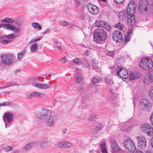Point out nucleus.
I'll use <instances>...</instances> for the list:
<instances>
[{
	"mask_svg": "<svg viewBox=\"0 0 153 153\" xmlns=\"http://www.w3.org/2000/svg\"><path fill=\"white\" fill-rule=\"evenodd\" d=\"M11 30H13L14 33H17L21 31V29L19 28L13 26L12 29H11Z\"/></svg>",
	"mask_w": 153,
	"mask_h": 153,
	"instance_id": "41",
	"label": "nucleus"
},
{
	"mask_svg": "<svg viewBox=\"0 0 153 153\" xmlns=\"http://www.w3.org/2000/svg\"><path fill=\"white\" fill-rule=\"evenodd\" d=\"M115 27L118 28L120 30L123 29L124 27V25L120 22H118L115 25Z\"/></svg>",
	"mask_w": 153,
	"mask_h": 153,
	"instance_id": "34",
	"label": "nucleus"
},
{
	"mask_svg": "<svg viewBox=\"0 0 153 153\" xmlns=\"http://www.w3.org/2000/svg\"><path fill=\"white\" fill-rule=\"evenodd\" d=\"M153 82V70L151 71L149 74L146 75L144 79V82L146 84L151 83Z\"/></svg>",
	"mask_w": 153,
	"mask_h": 153,
	"instance_id": "13",
	"label": "nucleus"
},
{
	"mask_svg": "<svg viewBox=\"0 0 153 153\" xmlns=\"http://www.w3.org/2000/svg\"><path fill=\"white\" fill-rule=\"evenodd\" d=\"M53 46L54 45H55L56 46L57 45V44H58V41H57L56 40H55L53 42Z\"/></svg>",
	"mask_w": 153,
	"mask_h": 153,
	"instance_id": "57",
	"label": "nucleus"
},
{
	"mask_svg": "<svg viewBox=\"0 0 153 153\" xmlns=\"http://www.w3.org/2000/svg\"><path fill=\"white\" fill-rule=\"evenodd\" d=\"M145 152L146 153H152V152H151V151L148 150H146Z\"/></svg>",
	"mask_w": 153,
	"mask_h": 153,
	"instance_id": "63",
	"label": "nucleus"
},
{
	"mask_svg": "<svg viewBox=\"0 0 153 153\" xmlns=\"http://www.w3.org/2000/svg\"><path fill=\"white\" fill-rule=\"evenodd\" d=\"M107 55L111 57H113L114 56V53L113 51H109L107 53Z\"/></svg>",
	"mask_w": 153,
	"mask_h": 153,
	"instance_id": "43",
	"label": "nucleus"
},
{
	"mask_svg": "<svg viewBox=\"0 0 153 153\" xmlns=\"http://www.w3.org/2000/svg\"><path fill=\"white\" fill-rule=\"evenodd\" d=\"M86 16V15L85 14L82 13L81 15V18L82 19L84 20L85 19Z\"/></svg>",
	"mask_w": 153,
	"mask_h": 153,
	"instance_id": "53",
	"label": "nucleus"
},
{
	"mask_svg": "<svg viewBox=\"0 0 153 153\" xmlns=\"http://www.w3.org/2000/svg\"><path fill=\"white\" fill-rule=\"evenodd\" d=\"M4 27H4V29H10V30H11V29H12L14 26L10 24H4Z\"/></svg>",
	"mask_w": 153,
	"mask_h": 153,
	"instance_id": "42",
	"label": "nucleus"
},
{
	"mask_svg": "<svg viewBox=\"0 0 153 153\" xmlns=\"http://www.w3.org/2000/svg\"><path fill=\"white\" fill-rule=\"evenodd\" d=\"M140 128L143 132L149 136H151L153 134L152 128L147 123L142 124L140 126Z\"/></svg>",
	"mask_w": 153,
	"mask_h": 153,
	"instance_id": "6",
	"label": "nucleus"
},
{
	"mask_svg": "<svg viewBox=\"0 0 153 153\" xmlns=\"http://www.w3.org/2000/svg\"><path fill=\"white\" fill-rule=\"evenodd\" d=\"M19 151L17 150H14L10 153H18Z\"/></svg>",
	"mask_w": 153,
	"mask_h": 153,
	"instance_id": "61",
	"label": "nucleus"
},
{
	"mask_svg": "<svg viewBox=\"0 0 153 153\" xmlns=\"http://www.w3.org/2000/svg\"><path fill=\"white\" fill-rule=\"evenodd\" d=\"M66 58L65 57L62 58L60 59V61H61L63 63H65V62Z\"/></svg>",
	"mask_w": 153,
	"mask_h": 153,
	"instance_id": "55",
	"label": "nucleus"
},
{
	"mask_svg": "<svg viewBox=\"0 0 153 153\" xmlns=\"http://www.w3.org/2000/svg\"><path fill=\"white\" fill-rule=\"evenodd\" d=\"M1 22H5L9 23H13L14 22V21L13 19L9 18H5L1 21Z\"/></svg>",
	"mask_w": 153,
	"mask_h": 153,
	"instance_id": "31",
	"label": "nucleus"
},
{
	"mask_svg": "<svg viewBox=\"0 0 153 153\" xmlns=\"http://www.w3.org/2000/svg\"><path fill=\"white\" fill-rule=\"evenodd\" d=\"M101 153H108V148L105 142H102L100 144Z\"/></svg>",
	"mask_w": 153,
	"mask_h": 153,
	"instance_id": "22",
	"label": "nucleus"
},
{
	"mask_svg": "<svg viewBox=\"0 0 153 153\" xmlns=\"http://www.w3.org/2000/svg\"><path fill=\"white\" fill-rule=\"evenodd\" d=\"M95 24L97 27H101L106 29L107 30L109 31L111 29L109 25L104 22L97 21L95 22Z\"/></svg>",
	"mask_w": 153,
	"mask_h": 153,
	"instance_id": "11",
	"label": "nucleus"
},
{
	"mask_svg": "<svg viewBox=\"0 0 153 153\" xmlns=\"http://www.w3.org/2000/svg\"><path fill=\"white\" fill-rule=\"evenodd\" d=\"M134 5L130 2L128 5L127 12L123 11L120 12L119 16L120 19L123 20L127 15V21L130 25H134L135 22L133 13L135 10Z\"/></svg>",
	"mask_w": 153,
	"mask_h": 153,
	"instance_id": "1",
	"label": "nucleus"
},
{
	"mask_svg": "<svg viewBox=\"0 0 153 153\" xmlns=\"http://www.w3.org/2000/svg\"><path fill=\"white\" fill-rule=\"evenodd\" d=\"M138 8L139 11L142 12L143 11H146L147 10V7L146 4H145L144 2L141 1L139 4Z\"/></svg>",
	"mask_w": 153,
	"mask_h": 153,
	"instance_id": "20",
	"label": "nucleus"
},
{
	"mask_svg": "<svg viewBox=\"0 0 153 153\" xmlns=\"http://www.w3.org/2000/svg\"><path fill=\"white\" fill-rule=\"evenodd\" d=\"M87 8L89 11L92 14L96 15L99 12V9L98 7L90 3H88Z\"/></svg>",
	"mask_w": 153,
	"mask_h": 153,
	"instance_id": "12",
	"label": "nucleus"
},
{
	"mask_svg": "<svg viewBox=\"0 0 153 153\" xmlns=\"http://www.w3.org/2000/svg\"><path fill=\"white\" fill-rule=\"evenodd\" d=\"M73 62L77 65H80L82 64L81 60L79 58L74 59L73 60Z\"/></svg>",
	"mask_w": 153,
	"mask_h": 153,
	"instance_id": "32",
	"label": "nucleus"
},
{
	"mask_svg": "<svg viewBox=\"0 0 153 153\" xmlns=\"http://www.w3.org/2000/svg\"><path fill=\"white\" fill-rule=\"evenodd\" d=\"M141 102L143 109L144 110H148L150 105L149 102L146 99H143L141 100Z\"/></svg>",
	"mask_w": 153,
	"mask_h": 153,
	"instance_id": "16",
	"label": "nucleus"
},
{
	"mask_svg": "<svg viewBox=\"0 0 153 153\" xmlns=\"http://www.w3.org/2000/svg\"><path fill=\"white\" fill-rule=\"evenodd\" d=\"M10 104V103L9 102H4L2 103V104H3V106H6L7 105H9Z\"/></svg>",
	"mask_w": 153,
	"mask_h": 153,
	"instance_id": "51",
	"label": "nucleus"
},
{
	"mask_svg": "<svg viewBox=\"0 0 153 153\" xmlns=\"http://www.w3.org/2000/svg\"><path fill=\"white\" fill-rule=\"evenodd\" d=\"M58 145L60 148H68L72 146V144L71 143L66 141L59 142Z\"/></svg>",
	"mask_w": 153,
	"mask_h": 153,
	"instance_id": "17",
	"label": "nucleus"
},
{
	"mask_svg": "<svg viewBox=\"0 0 153 153\" xmlns=\"http://www.w3.org/2000/svg\"><path fill=\"white\" fill-rule=\"evenodd\" d=\"M139 74L137 73H131L130 75V79L131 80H135L138 78Z\"/></svg>",
	"mask_w": 153,
	"mask_h": 153,
	"instance_id": "28",
	"label": "nucleus"
},
{
	"mask_svg": "<svg viewBox=\"0 0 153 153\" xmlns=\"http://www.w3.org/2000/svg\"><path fill=\"white\" fill-rule=\"evenodd\" d=\"M150 120L152 125L153 126V112L151 114L150 117Z\"/></svg>",
	"mask_w": 153,
	"mask_h": 153,
	"instance_id": "49",
	"label": "nucleus"
},
{
	"mask_svg": "<svg viewBox=\"0 0 153 153\" xmlns=\"http://www.w3.org/2000/svg\"><path fill=\"white\" fill-rule=\"evenodd\" d=\"M76 74H78L79 75H77V76H75V77H76V82L77 83H80L82 80V77L80 73L79 72V73L78 72L76 73Z\"/></svg>",
	"mask_w": 153,
	"mask_h": 153,
	"instance_id": "27",
	"label": "nucleus"
},
{
	"mask_svg": "<svg viewBox=\"0 0 153 153\" xmlns=\"http://www.w3.org/2000/svg\"><path fill=\"white\" fill-rule=\"evenodd\" d=\"M32 85L34 87L41 89H46L51 88V86L45 83L36 82L33 83Z\"/></svg>",
	"mask_w": 153,
	"mask_h": 153,
	"instance_id": "15",
	"label": "nucleus"
},
{
	"mask_svg": "<svg viewBox=\"0 0 153 153\" xmlns=\"http://www.w3.org/2000/svg\"><path fill=\"white\" fill-rule=\"evenodd\" d=\"M140 66L143 69L149 70L152 68L153 63L152 60L149 58L143 59L140 63Z\"/></svg>",
	"mask_w": 153,
	"mask_h": 153,
	"instance_id": "4",
	"label": "nucleus"
},
{
	"mask_svg": "<svg viewBox=\"0 0 153 153\" xmlns=\"http://www.w3.org/2000/svg\"><path fill=\"white\" fill-rule=\"evenodd\" d=\"M54 48H56L58 50H60L61 49V46L59 45H57L56 46L55 45H54Z\"/></svg>",
	"mask_w": 153,
	"mask_h": 153,
	"instance_id": "54",
	"label": "nucleus"
},
{
	"mask_svg": "<svg viewBox=\"0 0 153 153\" xmlns=\"http://www.w3.org/2000/svg\"><path fill=\"white\" fill-rule=\"evenodd\" d=\"M104 80L106 86L108 88H109L110 86H111L113 84V81L111 80V77L109 76L105 77L104 78Z\"/></svg>",
	"mask_w": 153,
	"mask_h": 153,
	"instance_id": "21",
	"label": "nucleus"
},
{
	"mask_svg": "<svg viewBox=\"0 0 153 153\" xmlns=\"http://www.w3.org/2000/svg\"><path fill=\"white\" fill-rule=\"evenodd\" d=\"M112 37L114 41L116 42H120L122 40V34L118 30H116L112 33Z\"/></svg>",
	"mask_w": 153,
	"mask_h": 153,
	"instance_id": "10",
	"label": "nucleus"
},
{
	"mask_svg": "<svg viewBox=\"0 0 153 153\" xmlns=\"http://www.w3.org/2000/svg\"><path fill=\"white\" fill-rule=\"evenodd\" d=\"M13 147L10 146H7L3 148L2 149L6 152H9L12 150Z\"/></svg>",
	"mask_w": 153,
	"mask_h": 153,
	"instance_id": "39",
	"label": "nucleus"
},
{
	"mask_svg": "<svg viewBox=\"0 0 153 153\" xmlns=\"http://www.w3.org/2000/svg\"><path fill=\"white\" fill-rule=\"evenodd\" d=\"M10 87V86H13L15 85H19V83L17 82H11L10 83H9Z\"/></svg>",
	"mask_w": 153,
	"mask_h": 153,
	"instance_id": "48",
	"label": "nucleus"
},
{
	"mask_svg": "<svg viewBox=\"0 0 153 153\" xmlns=\"http://www.w3.org/2000/svg\"><path fill=\"white\" fill-rule=\"evenodd\" d=\"M137 139L138 146L142 149L146 148V141L145 138L143 136H137Z\"/></svg>",
	"mask_w": 153,
	"mask_h": 153,
	"instance_id": "8",
	"label": "nucleus"
},
{
	"mask_svg": "<svg viewBox=\"0 0 153 153\" xmlns=\"http://www.w3.org/2000/svg\"><path fill=\"white\" fill-rule=\"evenodd\" d=\"M36 117L40 119L45 120L47 125L49 127L53 126L54 124L51 111L50 110L46 109L41 110L36 114Z\"/></svg>",
	"mask_w": 153,
	"mask_h": 153,
	"instance_id": "2",
	"label": "nucleus"
},
{
	"mask_svg": "<svg viewBox=\"0 0 153 153\" xmlns=\"http://www.w3.org/2000/svg\"><path fill=\"white\" fill-rule=\"evenodd\" d=\"M27 97L28 99L36 97V92L34 91L31 93V94H28L27 96Z\"/></svg>",
	"mask_w": 153,
	"mask_h": 153,
	"instance_id": "40",
	"label": "nucleus"
},
{
	"mask_svg": "<svg viewBox=\"0 0 153 153\" xmlns=\"http://www.w3.org/2000/svg\"><path fill=\"white\" fill-rule=\"evenodd\" d=\"M94 68H95L96 71L98 72L100 71V68H99L97 66L95 67Z\"/></svg>",
	"mask_w": 153,
	"mask_h": 153,
	"instance_id": "59",
	"label": "nucleus"
},
{
	"mask_svg": "<svg viewBox=\"0 0 153 153\" xmlns=\"http://www.w3.org/2000/svg\"><path fill=\"white\" fill-rule=\"evenodd\" d=\"M132 29L130 28L128 31H127L126 33L124 39V41L125 43L127 42L130 40L131 37V35L132 33Z\"/></svg>",
	"mask_w": 153,
	"mask_h": 153,
	"instance_id": "19",
	"label": "nucleus"
},
{
	"mask_svg": "<svg viewBox=\"0 0 153 153\" xmlns=\"http://www.w3.org/2000/svg\"><path fill=\"white\" fill-rule=\"evenodd\" d=\"M31 26L34 29L37 30L42 29V27L38 22H33L31 24Z\"/></svg>",
	"mask_w": 153,
	"mask_h": 153,
	"instance_id": "25",
	"label": "nucleus"
},
{
	"mask_svg": "<svg viewBox=\"0 0 153 153\" xmlns=\"http://www.w3.org/2000/svg\"><path fill=\"white\" fill-rule=\"evenodd\" d=\"M11 42V40H3L1 41V44H2L4 45H5L6 44H8L10 43Z\"/></svg>",
	"mask_w": 153,
	"mask_h": 153,
	"instance_id": "46",
	"label": "nucleus"
},
{
	"mask_svg": "<svg viewBox=\"0 0 153 153\" xmlns=\"http://www.w3.org/2000/svg\"><path fill=\"white\" fill-rule=\"evenodd\" d=\"M67 129L66 128H64L62 130V132L64 134H66V132L67 131Z\"/></svg>",
	"mask_w": 153,
	"mask_h": 153,
	"instance_id": "60",
	"label": "nucleus"
},
{
	"mask_svg": "<svg viewBox=\"0 0 153 153\" xmlns=\"http://www.w3.org/2000/svg\"><path fill=\"white\" fill-rule=\"evenodd\" d=\"M124 68L123 67H117L115 70L116 74L118 76H119L122 79H123V72L124 71Z\"/></svg>",
	"mask_w": 153,
	"mask_h": 153,
	"instance_id": "18",
	"label": "nucleus"
},
{
	"mask_svg": "<svg viewBox=\"0 0 153 153\" xmlns=\"http://www.w3.org/2000/svg\"><path fill=\"white\" fill-rule=\"evenodd\" d=\"M60 23L61 25L64 26H66L68 24V22L65 20L61 22Z\"/></svg>",
	"mask_w": 153,
	"mask_h": 153,
	"instance_id": "47",
	"label": "nucleus"
},
{
	"mask_svg": "<svg viewBox=\"0 0 153 153\" xmlns=\"http://www.w3.org/2000/svg\"><path fill=\"white\" fill-rule=\"evenodd\" d=\"M125 0H114L116 3L118 4H120L123 3Z\"/></svg>",
	"mask_w": 153,
	"mask_h": 153,
	"instance_id": "50",
	"label": "nucleus"
},
{
	"mask_svg": "<svg viewBox=\"0 0 153 153\" xmlns=\"http://www.w3.org/2000/svg\"><path fill=\"white\" fill-rule=\"evenodd\" d=\"M150 95L153 99V87L151 88V90L150 92Z\"/></svg>",
	"mask_w": 153,
	"mask_h": 153,
	"instance_id": "52",
	"label": "nucleus"
},
{
	"mask_svg": "<svg viewBox=\"0 0 153 153\" xmlns=\"http://www.w3.org/2000/svg\"><path fill=\"white\" fill-rule=\"evenodd\" d=\"M3 119L5 122V127L8 128L12 123L13 115L10 113H5L3 115Z\"/></svg>",
	"mask_w": 153,
	"mask_h": 153,
	"instance_id": "5",
	"label": "nucleus"
},
{
	"mask_svg": "<svg viewBox=\"0 0 153 153\" xmlns=\"http://www.w3.org/2000/svg\"><path fill=\"white\" fill-rule=\"evenodd\" d=\"M107 37V33L102 29H97L94 31V40L97 43L104 41L106 40Z\"/></svg>",
	"mask_w": 153,
	"mask_h": 153,
	"instance_id": "3",
	"label": "nucleus"
},
{
	"mask_svg": "<svg viewBox=\"0 0 153 153\" xmlns=\"http://www.w3.org/2000/svg\"><path fill=\"white\" fill-rule=\"evenodd\" d=\"M102 128L101 125L99 123H97L94 127V129L96 130H100Z\"/></svg>",
	"mask_w": 153,
	"mask_h": 153,
	"instance_id": "36",
	"label": "nucleus"
},
{
	"mask_svg": "<svg viewBox=\"0 0 153 153\" xmlns=\"http://www.w3.org/2000/svg\"><path fill=\"white\" fill-rule=\"evenodd\" d=\"M98 82V79L94 78L93 77V78L92 80H91V83L93 85L97 83Z\"/></svg>",
	"mask_w": 153,
	"mask_h": 153,
	"instance_id": "45",
	"label": "nucleus"
},
{
	"mask_svg": "<svg viewBox=\"0 0 153 153\" xmlns=\"http://www.w3.org/2000/svg\"><path fill=\"white\" fill-rule=\"evenodd\" d=\"M14 37H15L13 34H10L9 35H4L2 36V38L3 39H11L14 38Z\"/></svg>",
	"mask_w": 153,
	"mask_h": 153,
	"instance_id": "33",
	"label": "nucleus"
},
{
	"mask_svg": "<svg viewBox=\"0 0 153 153\" xmlns=\"http://www.w3.org/2000/svg\"><path fill=\"white\" fill-rule=\"evenodd\" d=\"M8 87H10V86L9 85V84H8L7 85H5L3 86L1 88H5Z\"/></svg>",
	"mask_w": 153,
	"mask_h": 153,
	"instance_id": "56",
	"label": "nucleus"
},
{
	"mask_svg": "<svg viewBox=\"0 0 153 153\" xmlns=\"http://www.w3.org/2000/svg\"><path fill=\"white\" fill-rule=\"evenodd\" d=\"M37 48V45L36 43L33 44L30 47V50L33 52H35Z\"/></svg>",
	"mask_w": 153,
	"mask_h": 153,
	"instance_id": "30",
	"label": "nucleus"
},
{
	"mask_svg": "<svg viewBox=\"0 0 153 153\" xmlns=\"http://www.w3.org/2000/svg\"><path fill=\"white\" fill-rule=\"evenodd\" d=\"M34 143L31 142L26 144L23 148V150L25 151H27L30 149L34 146Z\"/></svg>",
	"mask_w": 153,
	"mask_h": 153,
	"instance_id": "24",
	"label": "nucleus"
},
{
	"mask_svg": "<svg viewBox=\"0 0 153 153\" xmlns=\"http://www.w3.org/2000/svg\"><path fill=\"white\" fill-rule=\"evenodd\" d=\"M36 97L43 98L45 97V95L44 93L40 92H36Z\"/></svg>",
	"mask_w": 153,
	"mask_h": 153,
	"instance_id": "38",
	"label": "nucleus"
},
{
	"mask_svg": "<svg viewBox=\"0 0 153 153\" xmlns=\"http://www.w3.org/2000/svg\"><path fill=\"white\" fill-rule=\"evenodd\" d=\"M110 145L111 147V152L112 153H117L120 150V149L116 142L114 140H112L111 141Z\"/></svg>",
	"mask_w": 153,
	"mask_h": 153,
	"instance_id": "14",
	"label": "nucleus"
},
{
	"mask_svg": "<svg viewBox=\"0 0 153 153\" xmlns=\"http://www.w3.org/2000/svg\"><path fill=\"white\" fill-rule=\"evenodd\" d=\"M136 153H143V152L140 151H137V152Z\"/></svg>",
	"mask_w": 153,
	"mask_h": 153,
	"instance_id": "64",
	"label": "nucleus"
},
{
	"mask_svg": "<svg viewBox=\"0 0 153 153\" xmlns=\"http://www.w3.org/2000/svg\"><path fill=\"white\" fill-rule=\"evenodd\" d=\"M90 97V96L89 94H84L82 96L83 100H89Z\"/></svg>",
	"mask_w": 153,
	"mask_h": 153,
	"instance_id": "44",
	"label": "nucleus"
},
{
	"mask_svg": "<svg viewBox=\"0 0 153 153\" xmlns=\"http://www.w3.org/2000/svg\"><path fill=\"white\" fill-rule=\"evenodd\" d=\"M41 38L42 37H37V38H34L33 39H31L29 42L28 44H32L36 42H37L40 40Z\"/></svg>",
	"mask_w": 153,
	"mask_h": 153,
	"instance_id": "35",
	"label": "nucleus"
},
{
	"mask_svg": "<svg viewBox=\"0 0 153 153\" xmlns=\"http://www.w3.org/2000/svg\"><path fill=\"white\" fill-rule=\"evenodd\" d=\"M98 115L94 113L90 114L88 117V120L89 121H93L97 118Z\"/></svg>",
	"mask_w": 153,
	"mask_h": 153,
	"instance_id": "26",
	"label": "nucleus"
},
{
	"mask_svg": "<svg viewBox=\"0 0 153 153\" xmlns=\"http://www.w3.org/2000/svg\"><path fill=\"white\" fill-rule=\"evenodd\" d=\"M50 31V30L49 29H47L45 32H43V33L46 34L47 33H49Z\"/></svg>",
	"mask_w": 153,
	"mask_h": 153,
	"instance_id": "58",
	"label": "nucleus"
},
{
	"mask_svg": "<svg viewBox=\"0 0 153 153\" xmlns=\"http://www.w3.org/2000/svg\"><path fill=\"white\" fill-rule=\"evenodd\" d=\"M25 53L26 51L25 49H24L18 53L17 54L18 59H21L24 56Z\"/></svg>",
	"mask_w": 153,
	"mask_h": 153,
	"instance_id": "29",
	"label": "nucleus"
},
{
	"mask_svg": "<svg viewBox=\"0 0 153 153\" xmlns=\"http://www.w3.org/2000/svg\"><path fill=\"white\" fill-rule=\"evenodd\" d=\"M124 145L126 149L131 152H134L136 150L135 146L131 139H127L124 142Z\"/></svg>",
	"mask_w": 153,
	"mask_h": 153,
	"instance_id": "7",
	"label": "nucleus"
},
{
	"mask_svg": "<svg viewBox=\"0 0 153 153\" xmlns=\"http://www.w3.org/2000/svg\"><path fill=\"white\" fill-rule=\"evenodd\" d=\"M123 72V79H126L128 77V71L127 70L124 68V71Z\"/></svg>",
	"mask_w": 153,
	"mask_h": 153,
	"instance_id": "37",
	"label": "nucleus"
},
{
	"mask_svg": "<svg viewBox=\"0 0 153 153\" xmlns=\"http://www.w3.org/2000/svg\"><path fill=\"white\" fill-rule=\"evenodd\" d=\"M151 143L152 146L153 147V137L151 139Z\"/></svg>",
	"mask_w": 153,
	"mask_h": 153,
	"instance_id": "62",
	"label": "nucleus"
},
{
	"mask_svg": "<svg viewBox=\"0 0 153 153\" xmlns=\"http://www.w3.org/2000/svg\"><path fill=\"white\" fill-rule=\"evenodd\" d=\"M2 64L9 65L12 62L13 56L10 54H3L1 56Z\"/></svg>",
	"mask_w": 153,
	"mask_h": 153,
	"instance_id": "9",
	"label": "nucleus"
},
{
	"mask_svg": "<svg viewBox=\"0 0 153 153\" xmlns=\"http://www.w3.org/2000/svg\"><path fill=\"white\" fill-rule=\"evenodd\" d=\"M39 145L42 148H45L49 146L50 144L49 141L44 140L40 142L39 143Z\"/></svg>",
	"mask_w": 153,
	"mask_h": 153,
	"instance_id": "23",
	"label": "nucleus"
}]
</instances>
